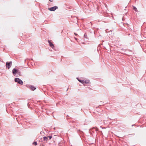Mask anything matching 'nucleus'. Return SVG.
I'll return each mask as SVG.
<instances>
[{"instance_id":"nucleus-1","label":"nucleus","mask_w":146,"mask_h":146,"mask_svg":"<svg viewBox=\"0 0 146 146\" xmlns=\"http://www.w3.org/2000/svg\"><path fill=\"white\" fill-rule=\"evenodd\" d=\"M78 80L80 82L82 83L84 85H85L86 84H88L89 83L90 81L88 80H80L77 78Z\"/></svg>"},{"instance_id":"nucleus-2","label":"nucleus","mask_w":146,"mask_h":146,"mask_svg":"<svg viewBox=\"0 0 146 146\" xmlns=\"http://www.w3.org/2000/svg\"><path fill=\"white\" fill-rule=\"evenodd\" d=\"M15 80L16 82H17L20 84H23V81L21 80L19 78H15Z\"/></svg>"},{"instance_id":"nucleus-3","label":"nucleus","mask_w":146,"mask_h":146,"mask_svg":"<svg viewBox=\"0 0 146 146\" xmlns=\"http://www.w3.org/2000/svg\"><path fill=\"white\" fill-rule=\"evenodd\" d=\"M57 8V7L56 6H54L53 7H51L50 8H49L48 9L50 11H54Z\"/></svg>"},{"instance_id":"nucleus-4","label":"nucleus","mask_w":146,"mask_h":146,"mask_svg":"<svg viewBox=\"0 0 146 146\" xmlns=\"http://www.w3.org/2000/svg\"><path fill=\"white\" fill-rule=\"evenodd\" d=\"M11 62H7L6 63V66L8 67V69H9L11 67Z\"/></svg>"},{"instance_id":"nucleus-5","label":"nucleus","mask_w":146,"mask_h":146,"mask_svg":"<svg viewBox=\"0 0 146 146\" xmlns=\"http://www.w3.org/2000/svg\"><path fill=\"white\" fill-rule=\"evenodd\" d=\"M12 72L14 75H15V74L17 73L18 70H17L14 68L12 70Z\"/></svg>"},{"instance_id":"nucleus-6","label":"nucleus","mask_w":146,"mask_h":146,"mask_svg":"<svg viewBox=\"0 0 146 146\" xmlns=\"http://www.w3.org/2000/svg\"><path fill=\"white\" fill-rule=\"evenodd\" d=\"M48 42L49 43L50 46L52 48H53L54 47V44L51 42L49 41H48Z\"/></svg>"},{"instance_id":"nucleus-7","label":"nucleus","mask_w":146,"mask_h":146,"mask_svg":"<svg viewBox=\"0 0 146 146\" xmlns=\"http://www.w3.org/2000/svg\"><path fill=\"white\" fill-rule=\"evenodd\" d=\"M30 89L33 90H35L36 88L34 87V86H30Z\"/></svg>"},{"instance_id":"nucleus-8","label":"nucleus","mask_w":146,"mask_h":146,"mask_svg":"<svg viewBox=\"0 0 146 146\" xmlns=\"http://www.w3.org/2000/svg\"><path fill=\"white\" fill-rule=\"evenodd\" d=\"M43 139L44 140L46 141L48 140V137H43Z\"/></svg>"},{"instance_id":"nucleus-9","label":"nucleus","mask_w":146,"mask_h":146,"mask_svg":"<svg viewBox=\"0 0 146 146\" xmlns=\"http://www.w3.org/2000/svg\"><path fill=\"white\" fill-rule=\"evenodd\" d=\"M133 8L135 11H137V9L135 7H133Z\"/></svg>"},{"instance_id":"nucleus-10","label":"nucleus","mask_w":146,"mask_h":146,"mask_svg":"<svg viewBox=\"0 0 146 146\" xmlns=\"http://www.w3.org/2000/svg\"><path fill=\"white\" fill-rule=\"evenodd\" d=\"M33 144L36 145H37V143L36 142H35L33 143Z\"/></svg>"},{"instance_id":"nucleus-11","label":"nucleus","mask_w":146,"mask_h":146,"mask_svg":"<svg viewBox=\"0 0 146 146\" xmlns=\"http://www.w3.org/2000/svg\"><path fill=\"white\" fill-rule=\"evenodd\" d=\"M48 137L49 138V139H51V138H52V137L51 136H48Z\"/></svg>"},{"instance_id":"nucleus-12","label":"nucleus","mask_w":146,"mask_h":146,"mask_svg":"<svg viewBox=\"0 0 146 146\" xmlns=\"http://www.w3.org/2000/svg\"><path fill=\"white\" fill-rule=\"evenodd\" d=\"M50 1L52 2L53 1V0H49Z\"/></svg>"}]
</instances>
